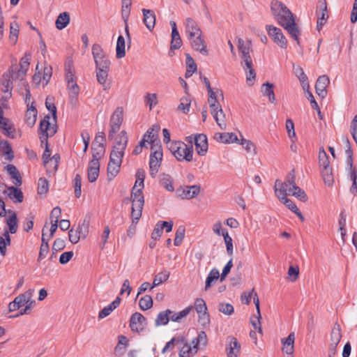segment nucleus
<instances>
[{
  "instance_id": "bb28decb",
  "label": "nucleus",
  "mask_w": 357,
  "mask_h": 357,
  "mask_svg": "<svg viewBox=\"0 0 357 357\" xmlns=\"http://www.w3.org/2000/svg\"><path fill=\"white\" fill-rule=\"evenodd\" d=\"M3 194L13 200L14 202H23L24 195L22 190L16 187L10 186L3 190Z\"/></svg>"
},
{
  "instance_id": "7ed1b4c3",
  "label": "nucleus",
  "mask_w": 357,
  "mask_h": 357,
  "mask_svg": "<svg viewBox=\"0 0 357 357\" xmlns=\"http://www.w3.org/2000/svg\"><path fill=\"white\" fill-rule=\"evenodd\" d=\"M296 175L294 169H292L286 176L284 181L277 179L274 185L275 195L277 197V192L283 191L285 197L294 196L302 202L307 200V196L304 190L296 183Z\"/></svg>"
},
{
  "instance_id": "7c9ffc66",
  "label": "nucleus",
  "mask_w": 357,
  "mask_h": 357,
  "mask_svg": "<svg viewBox=\"0 0 357 357\" xmlns=\"http://www.w3.org/2000/svg\"><path fill=\"white\" fill-rule=\"evenodd\" d=\"M282 350L287 354L292 355L294 351V342L295 335L294 333H291L287 337L282 338Z\"/></svg>"
},
{
  "instance_id": "69168bd1",
  "label": "nucleus",
  "mask_w": 357,
  "mask_h": 357,
  "mask_svg": "<svg viewBox=\"0 0 357 357\" xmlns=\"http://www.w3.org/2000/svg\"><path fill=\"white\" fill-rule=\"evenodd\" d=\"M69 241L73 244H76L80 240L82 237V234L78 232L76 229L72 228L69 230L68 232Z\"/></svg>"
},
{
  "instance_id": "6e6d98bb",
  "label": "nucleus",
  "mask_w": 357,
  "mask_h": 357,
  "mask_svg": "<svg viewBox=\"0 0 357 357\" xmlns=\"http://www.w3.org/2000/svg\"><path fill=\"white\" fill-rule=\"evenodd\" d=\"M172 178L168 174H163L160 178V184L168 191L173 192L174 188L172 185Z\"/></svg>"
},
{
  "instance_id": "393cba45",
  "label": "nucleus",
  "mask_w": 357,
  "mask_h": 357,
  "mask_svg": "<svg viewBox=\"0 0 357 357\" xmlns=\"http://www.w3.org/2000/svg\"><path fill=\"white\" fill-rule=\"evenodd\" d=\"M330 84V79L327 75L319 77L315 84L316 93L321 98H324L327 94L326 88Z\"/></svg>"
},
{
  "instance_id": "1a4fd4ad",
  "label": "nucleus",
  "mask_w": 357,
  "mask_h": 357,
  "mask_svg": "<svg viewBox=\"0 0 357 357\" xmlns=\"http://www.w3.org/2000/svg\"><path fill=\"white\" fill-rule=\"evenodd\" d=\"M110 64L111 63L96 66V79L98 84L102 86L103 90H108L111 87L110 82L108 80Z\"/></svg>"
},
{
  "instance_id": "5fc2aeb1",
  "label": "nucleus",
  "mask_w": 357,
  "mask_h": 357,
  "mask_svg": "<svg viewBox=\"0 0 357 357\" xmlns=\"http://www.w3.org/2000/svg\"><path fill=\"white\" fill-rule=\"evenodd\" d=\"M52 75V68L50 66L45 63V66L43 68V73L42 75V85L43 86H45L49 83Z\"/></svg>"
},
{
  "instance_id": "2f4dec72",
  "label": "nucleus",
  "mask_w": 357,
  "mask_h": 357,
  "mask_svg": "<svg viewBox=\"0 0 357 357\" xmlns=\"http://www.w3.org/2000/svg\"><path fill=\"white\" fill-rule=\"evenodd\" d=\"M100 162L98 161L90 160L88 165V180L93 183L96 181L99 176Z\"/></svg>"
},
{
  "instance_id": "f03ea898",
  "label": "nucleus",
  "mask_w": 357,
  "mask_h": 357,
  "mask_svg": "<svg viewBox=\"0 0 357 357\" xmlns=\"http://www.w3.org/2000/svg\"><path fill=\"white\" fill-rule=\"evenodd\" d=\"M128 142V138L125 130H122L114 138L107 166V176L110 180L114 178L119 172Z\"/></svg>"
},
{
  "instance_id": "864d4df0",
  "label": "nucleus",
  "mask_w": 357,
  "mask_h": 357,
  "mask_svg": "<svg viewBox=\"0 0 357 357\" xmlns=\"http://www.w3.org/2000/svg\"><path fill=\"white\" fill-rule=\"evenodd\" d=\"M169 277V272H168L167 271H162V272L158 273L153 279V285H152L151 289L158 286L162 282L167 280Z\"/></svg>"
},
{
  "instance_id": "6ab92c4d",
  "label": "nucleus",
  "mask_w": 357,
  "mask_h": 357,
  "mask_svg": "<svg viewBox=\"0 0 357 357\" xmlns=\"http://www.w3.org/2000/svg\"><path fill=\"white\" fill-rule=\"evenodd\" d=\"M31 54L26 52L24 56L20 59V68L14 69L15 79H21L26 75L30 65Z\"/></svg>"
},
{
  "instance_id": "13d9d810",
  "label": "nucleus",
  "mask_w": 357,
  "mask_h": 357,
  "mask_svg": "<svg viewBox=\"0 0 357 357\" xmlns=\"http://www.w3.org/2000/svg\"><path fill=\"white\" fill-rule=\"evenodd\" d=\"M190 100L188 97L183 96L180 99V103L177 109L183 112L184 114H187L190 111Z\"/></svg>"
},
{
  "instance_id": "c9c22d12",
  "label": "nucleus",
  "mask_w": 357,
  "mask_h": 357,
  "mask_svg": "<svg viewBox=\"0 0 357 357\" xmlns=\"http://www.w3.org/2000/svg\"><path fill=\"white\" fill-rule=\"evenodd\" d=\"M208 102L209 104L210 108H213L214 107H216V105H219L220 104L218 102V99L219 98H223L222 91L219 89H214L211 91H208Z\"/></svg>"
},
{
  "instance_id": "4d7b16f0",
  "label": "nucleus",
  "mask_w": 357,
  "mask_h": 357,
  "mask_svg": "<svg viewBox=\"0 0 357 357\" xmlns=\"http://www.w3.org/2000/svg\"><path fill=\"white\" fill-rule=\"evenodd\" d=\"M139 305L142 310L150 309L153 306V299L149 295H145L142 297L139 301Z\"/></svg>"
},
{
  "instance_id": "39448f33",
  "label": "nucleus",
  "mask_w": 357,
  "mask_h": 357,
  "mask_svg": "<svg viewBox=\"0 0 357 357\" xmlns=\"http://www.w3.org/2000/svg\"><path fill=\"white\" fill-rule=\"evenodd\" d=\"M169 149L178 161L191 162L193 159L192 145L188 146L180 141L173 142L169 144Z\"/></svg>"
},
{
  "instance_id": "4468645a",
  "label": "nucleus",
  "mask_w": 357,
  "mask_h": 357,
  "mask_svg": "<svg viewBox=\"0 0 357 357\" xmlns=\"http://www.w3.org/2000/svg\"><path fill=\"white\" fill-rule=\"evenodd\" d=\"M200 186L194 185L183 186L177 189V196L183 199H190L199 195Z\"/></svg>"
},
{
  "instance_id": "052dcab7",
  "label": "nucleus",
  "mask_w": 357,
  "mask_h": 357,
  "mask_svg": "<svg viewBox=\"0 0 357 357\" xmlns=\"http://www.w3.org/2000/svg\"><path fill=\"white\" fill-rule=\"evenodd\" d=\"M155 129V132H158L160 130L159 126H154L152 128H150L147 130V132L144 135L143 138L144 140H146L148 143H153L155 140V135L153 131Z\"/></svg>"
},
{
  "instance_id": "bf43d9fd",
  "label": "nucleus",
  "mask_w": 357,
  "mask_h": 357,
  "mask_svg": "<svg viewBox=\"0 0 357 357\" xmlns=\"http://www.w3.org/2000/svg\"><path fill=\"white\" fill-rule=\"evenodd\" d=\"M319 163L321 168L330 167V162L328 160V157L323 149H319Z\"/></svg>"
},
{
  "instance_id": "f704fd0d",
  "label": "nucleus",
  "mask_w": 357,
  "mask_h": 357,
  "mask_svg": "<svg viewBox=\"0 0 357 357\" xmlns=\"http://www.w3.org/2000/svg\"><path fill=\"white\" fill-rule=\"evenodd\" d=\"M6 216V222L9 228L10 234H15L17 230V218L16 213L13 211H8Z\"/></svg>"
},
{
  "instance_id": "aec40b11",
  "label": "nucleus",
  "mask_w": 357,
  "mask_h": 357,
  "mask_svg": "<svg viewBox=\"0 0 357 357\" xmlns=\"http://www.w3.org/2000/svg\"><path fill=\"white\" fill-rule=\"evenodd\" d=\"M184 24L188 38L202 34V31L197 22L192 18L188 17Z\"/></svg>"
},
{
  "instance_id": "f8f14e48",
  "label": "nucleus",
  "mask_w": 357,
  "mask_h": 357,
  "mask_svg": "<svg viewBox=\"0 0 357 357\" xmlns=\"http://www.w3.org/2000/svg\"><path fill=\"white\" fill-rule=\"evenodd\" d=\"M15 79L13 67L8 72L3 74L1 79V90L6 94V97L11 96V91L13 89V81Z\"/></svg>"
},
{
  "instance_id": "c85d7f7f",
  "label": "nucleus",
  "mask_w": 357,
  "mask_h": 357,
  "mask_svg": "<svg viewBox=\"0 0 357 357\" xmlns=\"http://www.w3.org/2000/svg\"><path fill=\"white\" fill-rule=\"evenodd\" d=\"M172 27L171 50H178L182 45V40L174 21H170Z\"/></svg>"
},
{
  "instance_id": "c756f323",
  "label": "nucleus",
  "mask_w": 357,
  "mask_h": 357,
  "mask_svg": "<svg viewBox=\"0 0 357 357\" xmlns=\"http://www.w3.org/2000/svg\"><path fill=\"white\" fill-rule=\"evenodd\" d=\"M213 138L217 142L225 144H231L238 141L237 135L233 132H217L214 135Z\"/></svg>"
},
{
  "instance_id": "473e14b6",
  "label": "nucleus",
  "mask_w": 357,
  "mask_h": 357,
  "mask_svg": "<svg viewBox=\"0 0 357 357\" xmlns=\"http://www.w3.org/2000/svg\"><path fill=\"white\" fill-rule=\"evenodd\" d=\"M131 197L132 199V211L135 210L142 212L144 199L140 190H137L136 192L131 193Z\"/></svg>"
},
{
  "instance_id": "a878e982",
  "label": "nucleus",
  "mask_w": 357,
  "mask_h": 357,
  "mask_svg": "<svg viewBox=\"0 0 357 357\" xmlns=\"http://www.w3.org/2000/svg\"><path fill=\"white\" fill-rule=\"evenodd\" d=\"M0 129L3 130V134L6 136L11 138L15 137L16 130L8 119L0 116Z\"/></svg>"
},
{
  "instance_id": "de8ad7c7",
  "label": "nucleus",
  "mask_w": 357,
  "mask_h": 357,
  "mask_svg": "<svg viewBox=\"0 0 357 357\" xmlns=\"http://www.w3.org/2000/svg\"><path fill=\"white\" fill-rule=\"evenodd\" d=\"M105 142V135L103 132H98L92 144V149H100L101 151H105L104 143Z\"/></svg>"
},
{
  "instance_id": "72a5a7b5",
  "label": "nucleus",
  "mask_w": 357,
  "mask_h": 357,
  "mask_svg": "<svg viewBox=\"0 0 357 357\" xmlns=\"http://www.w3.org/2000/svg\"><path fill=\"white\" fill-rule=\"evenodd\" d=\"M144 15L143 22L149 31H152L155 24V15L152 10L142 9Z\"/></svg>"
},
{
  "instance_id": "603ef678",
  "label": "nucleus",
  "mask_w": 357,
  "mask_h": 357,
  "mask_svg": "<svg viewBox=\"0 0 357 357\" xmlns=\"http://www.w3.org/2000/svg\"><path fill=\"white\" fill-rule=\"evenodd\" d=\"M222 236L224 238L225 243L226 245L227 252L229 256H232L234 253L233 240L229 235L227 230L222 231Z\"/></svg>"
},
{
  "instance_id": "20e7f679",
  "label": "nucleus",
  "mask_w": 357,
  "mask_h": 357,
  "mask_svg": "<svg viewBox=\"0 0 357 357\" xmlns=\"http://www.w3.org/2000/svg\"><path fill=\"white\" fill-rule=\"evenodd\" d=\"M65 77L67 82V89L68 90L70 98H75L79 92V87L77 84V77L75 76V69L73 61L68 58L64 64Z\"/></svg>"
},
{
  "instance_id": "774afa93",
  "label": "nucleus",
  "mask_w": 357,
  "mask_h": 357,
  "mask_svg": "<svg viewBox=\"0 0 357 357\" xmlns=\"http://www.w3.org/2000/svg\"><path fill=\"white\" fill-rule=\"evenodd\" d=\"M351 133L353 139L357 144V114L354 117L351 123Z\"/></svg>"
},
{
  "instance_id": "423d86ee",
  "label": "nucleus",
  "mask_w": 357,
  "mask_h": 357,
  "mask_svg": "<svg viewBox=\"0 0 357 357\" xmlns=\"http://www.w3.org/2000/svg\"><path fill=\"white\" fill-rule=\"evenodd\" d=\"M342 139L347 146V149H346V165L350 180L352 181V185L350 188V192L354 196H357V169L356 167H353V161L351 158L352 151L350 148L349 141L347 137H343Z\"/></svg>"
},
{
  "instance_id": "9d476101",
  "label": "nucleus",
  "mask_w": 357,
  "mask_h": 357,
  "mask_svg": "<svg viewBox=\"0 0 357 357\" xmlns=\"http://www.w3.org/2000/svg\"><path fill=\"white\" fill-rule=\"evenodd\" d=\"M266 29L268 36L276 45L281 48H287V40L280 29L273 25H266Z\"/></svg>"
},
{
  "instance_id": "5701e85b",
  "label": "nucleus",
  "mask_w": 357,
  "mask_h": 357,
  "mask_svg": "<svg viewBox=\"0 0 357 357\" xmlns=\"http://www.w3.org/2000/svg\"><path fill=\"white\" fill-rule=\"evenodd\" d=\"M211 113L220 128L222 130H225L227 128L225 115L221 105H216V107L211 108Z\"/></svg>"
},
{
  "instance_id": "a19ab883",
  "label": "nucleus",
  "mask_w": 357,
  "mask_h": 357,
  "mask_svg": "<svg viewBox=\"0 0 357 357\" xmlns=\"http://www.w3.org/2000/svg\"><path fill=\"white\" fill-rule=\"evenodd\" d=\"M220 278L219 271L216 268H213L208 273L206 279L204 289L208 291L218 280Z\"/></svg>"
},
{
  "instance_id": "79ce46f5",
  "label": "nucleus",
  "mask_w": 357,
  "mask_h": 357,
  "mask_svg": "<svg viewBox=\"0 0 357 357\" xmlns=\"http://www.w3.org/2000/svg\"><path fill=\"white\" fill-rule=\"evenodd\" d=\"M273 84L266 82L262 84L261 91L264 96H268V100L271 102H275V97L273 90Z\"/></svg>"
},
{
  "instance_id": "58836bf2",
  "label": "nucleus",
  "mask_w": 357,
  "mask_h": 357,
  "mask_svg": "<svg viewBox=\"0 0 357 357\" xmlns=\"http://www.w3.org/2000/svg\"><path fill=\"white\" fill-rule=\"evenodd\" d=\"M172 313L171 310H166L158 313L155 324L156 326L167 325L169 320H171L170 314Z\"/></svg>"
},
{
  "instance_id": "f257e3e1",
  "label": "nucleus",
  "mask_w": 357,
  "mask_h": 357,
  "mask_svg": "<svg viewBox=\"0 0 357 357\" xmlns=\"http://www.w3.org/2000/svg\"><path fill=\"white\" fill-rule=\"evenodd\" d=\"M271 13L278 24L282 26L300 44L299 36L301 31L295 22L294 16L290 10L281 1L273 0L271 3Z\"/></svg>"
},
{
  "instance_id": "0e129e2a",
  "label": "nucleus",
  "mask_w": 357,
  "mask_h": 357,
  "mask_svg": "<svg viewBox=\"0 0 357 357\" xmlns=\"http://www.w3.org/2000/svg\"><path fill=\"white\" fill-rule=\"evenodd\" d=\"M185 236V228L183 227H179L175 234V238L174 243L176 246H179Z\"/></svg>"
},
{
  "instance_id": "f3484780",
  "label": "nucleus",
  "mask_w": 357,
  "mask_h": 357,
  "mask_svg": "<svg viewBox=\"0 0 357 357\" xmlns=\"http://www.w3.org/2000/svg\"><path fill=\"white\" fill-rule=\"evenodd\" d=\"M92 55L96 66L111 63L103 49L98 44L93 45Z\"/></svg>"
},
{
  "instance_id": "680f3d73",
  "label": "nucleus",
  "mask_w": 357,
  "mask_h": 357,
  "mask_svg": "<svg viewBox=\"0 0 357 357\" xmlns=\"http://www.w3.org/2000/svg\"><path fill=\"white\" fill-rule=\"evenodd\" d=\"M89 220L84 219L81 224H79L76 229L82 234L83 238H86L89 232Z\"/></svg>"
},
{
  "instance_id": "cd10ccee",
  "label": "nucleus",
  "mask_w": 357,
  "mask_h": 357,
  "mask_svg": "<svg viewBox=\"0 0 357 357\" xmlns=\"http://www.w3.org/2000/svg\"><path fill=\"white\" fill-rule=\"evenodd\" d=\"M34 294V290L29 289L23 294H21L15 298L20 307L28 305L29 303H35L36 301L32 298Z\"/></svg>"
},
{
  "instance_id": "49530a36",
  "label": "nucleus",
  "mask_w": 357,
  "mask_h": 357,
  "mask_svg": "<svg viewBox=\"0 0 357 357\" xmlns=\"http://www.w3.org/2000/svg\"><path fill=\"white\" fill-rule=\"evenodd\" d=\"M116 56L118 59H121L126 56V42L123 36H119L117 39Z\"/></svg>"
},
{
  "instance_id": "338daca9",
  "label": "nucleus",
  "mask_w": 357,
  "mask_h": 357,
  "mask_svg": "<svg viewBox=\"0 0 357 357\" xmlns=\"http://www.w3.org/2000/svg\"><path fill=\"white\" fill-rule=\"evenodd\" d=\"M218 310L227 315H230L234 312V307L229 303H220L218 305Z\"/></svg>"
},
{
  "instance_id": "ea45409f",
  "label": "nucleus",
  "mask_w": 357,
  "mask_h": 357,
  "mask_svg": "<svg viewBox=\"0 0 357 357\" xmlns=\"http://www.w3.org/2000/svg\"><path fill=\"white\" fill-rule=\"evenodd\" d=\"M70 15L68 12H63L59 14L56 20V27L59 30H62L66 28L70 23Z\"/></svg>"
},
{
  "instance_id": "a211bd4d",
  "label": "nucleus",
  "mask_w": 357,
  "mask_h": 357,
  "mask_svg": "<svg viewBox=\"0 0 357 357\" xmlns=\"http://www.w3.org/2000/svg\"><path fill=\"white\" fill-rule=\"evenodd\" d=\"M188 40L190 43L192 48L194 50L199 52L200 54L204 56H207L208 54V51L206 48V44L202 36V34L190 38Z\"/></svg>"
},
{
  "instance_id": "e433bc0d",
  "label": "nucleus",
  "mask_w": 357,
  "mask_h": 357,
  "mask_svg": "<svg viewBox=\"0 0 357 357\" xmlns=\"http://www.w3.org/2000/svg\"><path fill=\"white\" fill-rule=\"evenodd\" d=\"M120 303L121 298L118 296L113 302L99 312L98 318L103 319L109 315L114 309L119 306Z\"/></svg>"
},
{
  "instance_id": "ddd939ff",
  "label": "nucleus",
  "mask_w": 357,
  "mask_h": 357,
  "mask_svg": "<svg viewBox=\"0 0 357 357\" xmlns=\"http://www.w3.org/2000/svg\"><path fill=\"white\" fill-rule=\"evenodd\" d=\"M162 160V152L160 147H158V149L151 153L150 155L149 168L150 174L152 177H154L158 173Z\"/></svg>"
},
{
  "instance_id": "3c124183",
  "label": "nucleus",
  "mask_w": 357,
  "mask_h": 357,
  "mask_svg": "<svg viewBox=\"0 0 357 357\" xmlns=\"http://www.w3.org/2000/svg\"><path fill=\"white\" fill-rule=\"evenodd\" d=\"M243 69L246 73V82L249 86H252L254 84L256 77V73L253 69L252 62L250 63V66L243 65Z\"/></svg>"
},
{
  "instance_id": "2eb2a0df",
  "label": "nucleus",
  "mask_w": 357,
  "mask_h": 357,
  "mask_svg": "<svg viewBox=\"0 0 357 357\" xmlns=\"http://www.w3.org/2000/svg\"><path fill=\"white\" fill-rule=\"evenodd\" d=\"M146 326V319L141 313L135 312L131 316L130 327L132 331L140 333Z\"/></svg>"
},
{
  "instance_id": "4be33fe9",
  "label": "nucleus",
  "mask_w": 357,
  "mask_h": 357,
  "mask_svg": "<svg viewBox=\"0 0 357 357\" xmlns=\"http://www.w3.org/2000/svg\"><path fill=\"white\" fill-rule=\"evenodd\" d=\"M195 308L198 314L199 319L203 321V324L208 323V314L205 301L202 298H197L195 302Z\"/></svg>"
},
{
  "instance_id": "412c9836",
  "label": "nucleus",
  "mask_w": 357,
  "mask_h": 357,
  "mask_svg": "<svg viewBox=\"0 0 357 357\" xmlns=\"http://www.w3.org/2000/svg\"><path fill=\"white\" fill-rule=\"evenodd\" d=\"M194 139L197 153L199 155H205L208 151V140L206 135L204 134L196 135Z\"/></svg>"
},
{
  "instance_id": "8fccbe9b",
  "label": "nucleus",
  "mask_w": 357,
  "mask_h": 357,
  "mask_svg": "<svg viewBox=\"0 0 357 357\" xmlns=\"http://www.w3.org/2000/svg\"><path fill=\"white\" fill-rule=\"evenodd\" d=\"M192 310V307L190 306L178 312H174L172 311V313L170 314L171 321L174 322L181 321L183 318L190 314Z\"/></svg>"
},
{
  "instance_id": "0eeeda50",
  "label": "nucleus",
  "mask_w": 357,
  "mask_h": 357,
  "mask_svg": "<svg viewBox=\"0 0 357 357\" xmlns=\"http://www.w3.org/2000/svg\"><path fill=\"white\" fill-rule=\"evenodd\" d=\"M50 120V116L47 115L40 123V139L42 146L44 144L45 147H48L47 138L56 132L54 126L51 124Z\"/></svg>"
},
{
  "instance_id": "b1692460",
  "label": "nucleus",
  "mask_w": 357,
  "mask_h": 357,
  "mask_svg": "<svg viewBox=\"0 0 357 357\" xmlns=\"http://www.w3.org/2000/svg\"><path fill=\"white\" fill-rule=\"evenodd\" d=\"M227 342L228 347L226 349L227 357H238L241 353V344L234 337H229Z\"/></svg>"
},
{
  "instance_id": "37998d69",
  "label": "nucleus",
  "mask_w": 357,
  "mask_h": 357,
  "mask_svg": "<svg viewBox=\"0 0 357 357\" xmlns=\"http://www.w3.org/2000/svg\"><path fill=\"white\" fill-rule=\"evenodd\" d=\"M282 192V190L277 192V197L278 199L292 212H296L298 210L296 205L291 199H288L287 197H286L284 193Z\"/></svg>"
},
{
  "instance_id": "4c0bfd02",
  "label": "nucleus",
  "mask_w": 357,
  "mask_h": 357,
  "mask_svg": "<svg viewBox=\"0 0 357 357\" xmlns=\"http://www.w3.org/2000/svg\"><path fill=\"white\" fill-rule=\"evenodd\" d=\"M7 173L10 176V178L13 179V183L15 186H20L22 185V178L20 176V173L17 169L16 167L13 165H8L6 167Z\"/></svg>"
},
{
  "instance_id": "9b49d317",
  "label": "nucleus",
  "mask_w": 357,
  "mask_h": 357,
  "mask_svg": "<svg viewBox=\"0 0 357 357\" xmlns=\"http://www.w3.org/2000/svg\"><path fill=\"white\" fill-rule=\"evenodd\" d=\"M238 47L240 53V56L242 59V65L250 66V63L252 62L250 52H251V43L250 41H245L241 38L238 40Z\"/></svg>"
},
{
  "instance_id": "a18cd8bd",
  "label": "nucleus",
  "mask_w": 357,
  "mask_h": 357,
  "mask_svg": "<svg viewBox=\"0 0 357 357\" xmlns=\"http://www.w3.org/2000/svg\"><path fill=\"white\" fill-rule=\"evenodd\" d=\"M36 117H37L36 109L33 105H31V107L28 106V109H27V110L26 112V114H25V121H26V124L29 127H32L35 124L36 121Z\"/></svg>"
},
{
  "instance_id": "c03bdc74",
  "label": "nucleus",
  "mask_w": 357,
  "mask_h": 357,
  "mask_svg": "<svg viewBox=\"0 0 357 357\" xmlns=\"http://www.w3.org/2000/svg\"><path fill=\"white\" fill-rule=\"evenodd\" d=\"M321 174L324 183L329 187L332 186L334 183V178L332 173L331 167H322L321 170Z\"/></svg>"
},
{
  "instance_id": "09e8293b",
  "label": "nucleus",
  "mask_w": 357,
  "mask_h": 357,
  "mask_svg": "<svg viewBox=\"0 0 357 357\" xmlns=\"http://www.w3.org/2000/svg\"><path fill=\"white\" fill-rule=\"evenodd\" d=\"M186 72L185 77L188 78L192 75L194 73L197 71V65L194 59L190 56L189 54H186Z\"/></svg>"
},
{
  "instance_id": "dca6fc26",
  "label": "nucleus",
  "mask_w": 357,
  "mask_h": 357,
  "mask_svg": "<svg viewBox=\"0 0 357 357\" xmlns=\"http://www.w3.org/2000/svg\"><path fill=\"white\" fill-rule=\"evenodd\" d=\"M342 337L340 326L335 324L331 333V344L328 357H334L335 350Z\"/></svg>"
},
{
  "instance_id": "6e6552de",
  "label": "nucleus",
  "mask_w": 357,
  "mask_h": 357,
  "mask_svg": "<svg viewBox=\"0 0 357 357\" xmlns=\"http://www.w3.org/2000/svg\"><path fill=\"white\" fill-rule=\"evenodd\" d=\"M123 121V108L118 107L111 115L109 120L110 130L108 134L109 139H113L114 134L119 131Z\"/></svg>"
},
{
  "instance_id": "e2e57ef3",
  "label": "nucleus",
  "mask_w": 357,
  "mask_h": 357,
  "mask_svg": "<svg viewBox=\"0 0 357 357\" xmlns=\"http://www.w3.org/2000/svg\"><path fill=\"white\" fill-rule=\"evenodd\" d=\"M193 350L191 349V344L185 342L183 347L179 350L178 356L179 357H191L192 355L195 354Z\"/></svg>"
}]
</instances>
